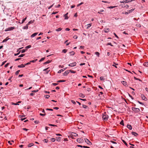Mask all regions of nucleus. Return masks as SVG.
<instances>
[{
    "mask_svg": "<svg viewBox=\"0 0 148 148\" xmlns=\"http://www.w3.org/2000/svg\"><path fill=\"white\" fill-rule=\"evenodd\" d=\"M108 116L107 114H103L102 116V119L104 121H106L108 120Z\"/></svg>",
    "mask_w": 148,
    "mask_h": 148,
    "instance_id": "obj_1",
    "label": "nucleus"
},
{
    "mask_svg": "<svg viewBox=\"0 0 148 148\" xmlns=\"http://www.w3.org/2000/svg\"><path fill=\"white\" fill-rule=\"evenodd\" d=\"M132 110L133 111L137 112H138L140 111L139 109L134 107L132 108Z\"/></svg>",
    "mask_w": 148,
    "mask_h": 148,
    "instance_id": "obj_2",
    "label": "nucleus"
},
{
    "mask_svg": "<svg viewBox=\"0 0 148 148\" xmlns=\"http://www.w3.org/2000/svg\"><path fill=\"white\" fill-rule=\"evenodd\" d=\"M14 29V27H11L6 29L5 31V32H7L8 31L13 30Z\"/></svg>",
    "mask_w": 148,
    "mask_h": 148,
    "instance_id": "obj_3",
    "label": "nucleus"
},
{
    "mask_svg": "<svg viewBox=\"0 0 148 148\" xmlns=\"http://www.w3.org/2000/svg\"><path fill=\"white\" fill-rule=\"evenodd\" d=\"M77 142L79 143H82L84 142V140L82 138H78L77 139Z\"/></svg>",
    "mask_w": 148,
    "mask_h": 148,
    "instance_id": "obj_4",
    "label": "nucleus"
},
{
    "mask_svg": "<svg viewBox=\"0 0 148 148\" xmlns=\"http://www.w3.org/2000/svg\"><path fill=\"white\" fill-rule=\"evenodd\" d=\"M85 142L90 145H91L92 144V143L88 139L86 138L84 139Z\"/></svg>",
    "mask_w": 148,
    "mask_h": 148,
    "instance_id": "obj_5",
    "label": "nucleus"
},
{
    "mask_svg": "<svg viewBox=\"0 0 148 148\" xmlns=\"http://www.w3.org/2000/svg\"><path fill=\"white\" fill-rule=\"evenodd\" d=\"M49 67H48L46 69H44L43 70V71H46L45 72V73L46 74H47L50 71V70H48V69H49Z\"/></svg>",
    "mask_w": 148,
    "mask_h": 148,
    "instance_id": "obj_6",
    "label": "nucleus"
},
{
    "mask_svg": "<svg viewBox=\"0 0 148 148\" xmlns=\"http://www.w3.org/2000/svg\"><path fill=\"white\" fill-rule=\"evenodd\" d=\"M132 1V0H126L125 1H120V3H124L125 2V3H128L130 2H131Z\"/></svg>",
    "mask_w": 148,
    "mask_h": 148,
    "instance_id": "obj_7",
    "label": "nucleus"
},
{
    "mask_svg": "<svg viewBox=\"0 0 148 148\" xmlns=\"http://www.w3.org/2000/svg\"><path fill=\"white\" fill-rule=\"evenodd\" d=\"M76 64V63L75 62H74L72 63H70L69 65V66H75Z\"/></svg>",
    "mask_w": 148,
    "mask_h": 148,
    "instance_id": "obj_8",
    "label": "nucleus"
},
{
    "mask_svg": "<svg viewBox=\"0 0 148 148\" xmlns=\"http://www.w3.org/2000/svg\"><path fill=\"white\" fill-rule=\"evenodd\" d=\"M141 97L143 100H145V101H146V100H147V98L145 97V96H144V95L141 94Z\"/></svg>",
    "mask_w": 148,
    "mask_h": 148,
    "instance_id": "obj_9",
    "label": "nucleus"
},
{
    "mask_svg": "<svg viewBox=\"0 0 148 148\" xmlns=\"http://www.w3.org/2000/svg\"><path fill=\"white\" fill-rule=\"evenodd\" d=\"M69 73V70L66 71L63 73V75L64 76H66Z\"/></svg>",
    "mask_w": 148,
    "mask_h": 148,
    "instance_id": "obj_10",
    "label": "nucleus"
},
{
    "mask_svg": "<svg viewBox=\"0 0 148 148\" xmlns=\"http://www.w3.org/2000/svg\"><path fill=\"white\" fill-rule=\"evenodd\" d=\"M67 68V67H66V68H63V69H61L60 70H59L58 72V73H61L62 72H63V71H64Z\"/></svg>",
    "mask_w": 148,
    "mask_h": 148,
    "instance_id": "obj_11",
    "label": "nucleus"
},
{
    "mask_svg": "<svg viewBox=\"0 0 148 148\" xmlns=\"http://www.w3.org/2000/svg\"><path fill=\"white\" fill-rule=\"evenodd\" d=\"M38 34V33L37 32H36V33H35L34 34H32L31 36V38H33V37H35V36H36Z\"/></svg>",
    "mask_w": 148,
    "mask_h": 148,
    "instance_id": "obj_12",
    "label": "nucleus"
},
{
    "mask_svg": "<svg viewBox=\"0 0 148 148\" xmlns=\"http://www.w3.org/2000/svg\"><path fill=\"white\" fill-rule=\"evenodd\" d=\"M68 14V13H67L66 14H65L64 15V19H67L69 17L67 16V14Z\"/></svg>",
    "mask_w": 148,
    "mask_h": 148,
    "instance_id": "obj_13",
    "label": "nucleus"
},
{
    "mask_svg": "<svg viewBox=\"0 0 148 148\" xmlns=\"http://www.w3.org/2000/svg\"><path fill=\"white\" fill-rule=\"evenodd\" d=\"M25 64H21L20 65H18V68H23L25 67Z\"/></svg>",
    "mask_w": 148,
    "mask_h": 148,
    "instance_id": "obj_14",
    "label": "nucleus"
},
{
    "mask_svg": "<svg viewBox=\"0 0 148 148\" xmlns=\"http://www.w3.org/2000/svg\"><path fill=\"white\" fill-rule=\"evenodd\" d=\"M127 127L130 130H131L132 129V127L130 125H127Z\"/></svg>",
    "mask_w": 148,
    "mask_h": 148,
    "instance_id": "obj_15",
    "label": "nucleus"
},
{
    "mask_svg": "<svg viewBox=\"0 0 148 148\" xmlns=\"http://www.w3.org/2000/svg\"><path fill=\"white\" fill-rule=\"evenodd\" d=\"M132 134L135 136H136L138 135V134L134 132H132Z\"/></svg>",
    "mask_w": 148,
    "mask_h": 148,
    "instance_id": "obj_16",
    "label": "nucleus"
},
{
    "mask_svg": "<svg viewBox=\"0 0 148 148\" xmlns=\"http://www.w3.org/2000/svg\"><path fill=\"white\" fill-rule=\"evenodd\" d=\"M122 83L125 86H126L127 85V83L126 81H122Z\"/></svg>",
    "mask_w": 148,
    "mask_h": 148,
    "instance_id": "obj_17",
    "label": "nucleus"
},
{
    "mask_svg": "<svg viewBox=\"0 0 148 148\" xmlns=\"http://www.w3.org/2000/svg\"><path fill=\"white\" fill-rule=\"evenodd\" d=\"M34 22V20H31L29 21V22L27 24L28 25H29L30 24H32Z\"/></svg>",
    "mask_w": 148,
    "mask_h": 148,
    "instance_id": "obj_18",
    "label": "nucleus"
},
{
    "mask_svg": "<svg viewBox=\"0 0 148 148\" xmlns=\"http://www.w3.org/2000/svg\"><path fill=\"white\" fill-rule=\"evenodd\" d=\"M51 61L50 60H48L47 62H45L43 63V64H49V63H50V62H51Z\"/></svg>",
    "mask_w": 148,
    "mask_h": 148,
    "instance_id": "obj_19",
    "label": "nucleus"
},
{
    "mask_svg": "<svg viewBox=\"0 0 148 148\" xmlns=\"http://www.w3.org/2000/svg\"><path fill=\"white\" fill-rule=\"evenodd\" d=\"M27 17L26 16L25 18H24L22 21V22L21 23L20 22H19V23H23L26 20V19H27Z\"/></svg>",
    "mask_w": 148,
    "mask_h": 148,
    "instance_id": "obj_20",
    "label": "nucleus"
},
{
    "mask_svg": "<svg viewBox=\"0 0 148 148\" xmlns=\"http://www.w3.org/2000/svg\"><path fill=\"white\" fill-rule=\"evenodd\" d=\"M104 31L105 32L107 33L109 32L110 31V29L109 28H107L106 29H105Z\"/></svg>",
    "mask_w": 148,
    "mask_h": 148,
    "instance_id": "obj_21",
    "label": "nucleus"
},
{
    "mask_svg": "<svg viewBox=\"0 0 148 148\" xmlns=\"http://www.w3.org/2000/svg\"><path fill=\"white\" fill-rule=\"evenodd\" d=\"M135 9V8H133L130 10H129L127 11V12H128L129 13H131L132 12H133Z\"/></svg>",
    "mask_w": 148,
    "mask_h": 148,
    "instance_id": "obj_22",
    "label": "nucleus"
},
{
    "mask_svg": "<svg viewBox=\"0 0 148 148\" xmlns=\"http://www.w3.org/2000/svg\"><path fill=\"white\" fill-rule=\"evenodd\" d=\"M69 53H70V56H71L74 55L75 53V52L73 51L70 52Z\"/></svg>",
    "mask_w": 148,
    "mask_h": 148,
    "instance_id": "obj_23",
    "label": "nucleus"
},
{
    "mask_svg": "<svg viewBox=\"0 0 148 148\" xmlns=\"http://www.w3.org/2000/svg\"><path fill=\"white\" fill-rule=\"evenodd\" d=\"M121 140H122V142L124 143L126 146H127V144L126 142L123 140L122 139V138H121Z\"/></svg>",
    "mask_w": 148,
    "mask_h": 148,
    "instance_id": "obj_24",
    "label": "nucleus"
},
{
    "mask_svg": "<svg viewBox=\"0 0 148 148\" xmlns=\"http://www.w3.org/2000/svg\"><path fill=\"white\" fill-rule=\"evenodd\" d=\"M28 25L27 24L25 26H24L23 27V29H27L28 28Z\"/></svg>",
    "mask_w": 148,
    "mask_h": 148,
    "instance_id": "obj_25",
    "label": "nucleus"
},
{
    "mask_svg": "<svg viewBox=\"0 0 148 148\" xmlns=\"http://www.w3.org/2000/svg\"><path fill=\"white\" fill-rule=\"evenodd\" d=\"M62 29L61 28H59L56 29V31L57 32H59L61 31L62 30Z\"/></svg>",
    "mask_w": 148,
    "mask_h": 148,
    "instance_id": "obj_26",
    "label": "nucleus"
},
{
    "mask_svg": "<svg viewBox=\"0 0 148 148\" xmlns=\"http://www.w3.org/2000/svg\"><path fill=\"white\" fill-rule=\"evenodd\" d=\"M143 65L145 66H148V62H145L143 64Z\"/></svg>",
    "mask_w": 148,
    "mask_h": 148,
    "instance_id": "obj_27",
    "label": "nucleus"
},
{
    "mask_svg": "<svg viewBox=\"0 0 148 148\" xmlns=\"http://www.w3.org/2000/svg\"><path fill=\"white\" fill-rule=\"evenodd\" d=\"M72 135L74 136H78V134L76 133H72Z\"/></svg>",
    "mask_w": 148,
    "mask_h": 148,
    "instance_id": "obj_28",
    "label": "nucleus"
},
{
    "mask_svg": "<svg viewBox=\"0 0 148 148\" xmlns=\"http://www.w3.org/2000/svg\"><path fill=\"white\" fill-rule=\"evenodd\" d=\"M87 29H88L91 26V24L90 23L87 25Z\"/></svg>",
    "mask_w": 148,
    "mask_h": 148,
    "instance_id": "obj_29",
    "label": "nucleus"
},
{
    "mask_svg": "<svg viewBox=\"0 0 148 148\" xmlns=\"http://www.w3.org/2000/svg\"><path fill=\"white\" fill-rule=\"evenodd\" d=\"M8 37L6 38L5 39H4L3 41V42H6L8 39H9V38H8Z\"/></svg>",
    "mask_w": 148,
    "mask_h": 148,
    "instance_id": "obj_30",
    "label": "nucleus"
},
{
    "mask_svg": "<svg viewBox=\"0 0 148 148\" xmlns=\"http://www.w3.org/2000/svg\"><path fill=\"white\" fill-rule=\"evenodd\" d=\"M100 80L101 81H104L105 79L104 78V77L103 76H101L100 78Z\"/></svg>",
    "mask_w": 148,
    "mask_h": 148,
    "instance_id": "obj_31",
    "label": "nucleus"
},
{
    "mask_svg": "<svg viewBox=\"0 0 148 148\" xmlns=\"http://www.w3.org/2000/svg\"><path fill=\"white\" fill-rule=\"evenodd\" d=\"M67 49H64L62 50V53H66L67 52Z\"/></svg>",
    "mask_w": 148,
    "mask_h": 148,
    "instance_id": "obj_32",
    "label": "nucleus"
},
{
    "mask_svg": "<svg viewBox=\"0 0 148 148\" xmlns=\"http://www.w3.org/2000/svg\"><path fill=\"white\" fill-rule=\"evenodd\" d=\"M95 54L97 55V56L99 57V56L100 53L99 52H95Z\"/></svg>",
    "mask_w": 148,
    "mask_h": 148,
    "instance_id": "obj_33",
    "label": "nucleus"
},
{
    "mask_svg": "<svg viewBox=\"0 0 148 148\" xmlns=\"http://www.w3.org/2000/svg\"><path fill=\"white\" fill-rule=\"evenodd\" d=\"M116 7V6H109V7H108V8H109V9H111V8H115Z\"/></svg>",
    "mask_w": 148,
    "mask_h": 148,
    "instance_id": "obj_34",
    "label": "nucleus"
},
{
    "mask_svg": "<svg viewBox=\"0 0 148 148\" xmlns=\"http://www.w3.org/2000/svg\"><path fill=\"white\" fill-rule=\"evenodd\" d=\"M66 81L64 80H58L57 81L58 82H65Z\"/></svg>",
    "mask_w": 148,
    "mask_h": 148,
    "instance_id": "obj_35",
    "label": "nucleus"
},
{
    "mask_svg": "<svg viewBox=\"0 0 148 148\" xmlns=\"http://www.w3.org/2000/svg\"><path fill=\"white\" fill-rule=\"evenodd\" d=\"M79 96L82 98H84L85 97L84 95L82 93H80L79 95Z\"/></svg>",
    "mask_w": 148,
    "mask_h": 148,
    "instance_id": "obj_36",
    "label": "nucleus"
},
{
    "mask_svg": "<svg viewBox=\"0 0 148 148\" xmlns=\"http://www.w3.org/2000/svg\"><path fill=\"white\" fill-rule=\"evenodd\" d=\"M120 124L121 125H123V126H124V123L123 120H122L120 122Z\"/></svg>",
    "mask_w": 148,
    "mask_h": 148,
    "instance_id": "obj_37",
    "label": "nucleus"
},
{
    "mask_svg": "<svg viewBox=\"0 0 148 148\" xmlns=\"http://www.w3.org/2000/svg\"><path fill=\"white\" fill-rule=\"evenodd\" d=\"M57 139H56V140L58 141H60V140L61 139V138L60 137H58L57 138Z\"/></svg>",
    "mask_w": 148,
    "mask_h": 148,
    "instance_id": "obj_38",
    "label": "nucleus"
},
{
    "mask_svg": "<svg viewBox=\"0 0 148 148\" xmlns=\"http://www.w3.org/2000/svg\"><path fill=\"white\" fill-rule=\"evenodd\" d=\"M34 145V144L33 143H31L29 145H28V147H31Z\"/></svg>",
    "mask_w": 148,
    "mask_h": 148,
    "instance_id": "obj_39",
    "label": "nucleus"
},
{
    "mask_svg": "<svg viewBox=\"0 0 148 148\" xmlns=\"http://www.w3.org/2000/svg\"><path fill=\"white\" fill-rule=\"evenodd\" d=\"M31 45H29L26 47H25V48H26V49H29L31 47Z\"/></svg>",
    "mask_w": 148,
    "mask_h": 148,
    "instance_id": "obj_40",
    "label": "nucleus"
},
{
    "mask_svg": "<svg viewBox=\"0 0 148 148\" xmlns=\"http://www.w3.org/2000/svg\"><path fill=\"white\" fill-rule=\"evenodd\" d=\"M45 57L42 58L41 59H40L39 60V62H40L44 60H45Z\"/></svg>",
    "mask_w": 148,
    "mask_h": 148,
    "instance_id": "obj_41",
    "label": "nucleus"
},
{
    "mask_svg": "<svg viewBox=\"0 0 148 148\" xmlns=\"http://www.w3.org/2000/svg\"><path fill=\"white\" fill-rule=\"evenodd\" d=\"M69 72H70L71 73H75L76 72V71L72 70H69Z\"/></svg>",
    "mask_w": 148,
    "mask_h": 148,
    "instance_id": "obj_42",
    "label": "nucleus"
},
{
    "mask_svg": "<svg viewBox=\"0 0 148 148\" xmlns=\"http://www.w3.org/2000/svg\"><path fill=\"white\" fill-rule=\"evenodd\" d=\"M27 51V49H23L21 51V53H24Z\"/></svg>",
    "mask_w": 148,
    "mask_h": 148,
    "instance_id": "obj_43",
    "label": "nucleus"
},
{
    "mask_svg": "<svg viewBox=\"0 0 148 148\" xmlns=\"http://www.w3.org/2000/svg\"><path fill=\"white\" fill-rule=\"evenodd\" d=\"M104 11L103 10H101L100 11H98L97 13L99 14H101V12H102ZM102 14V13H101Z\"/></svg>",
    "mask_w": 148,
    "mask_h": 148,
    "instance_id": "obj_44",
    "label": "nucleus"
},
{
    "mask_svg": "<svg viewBox=\"0 0 148 148\" xmlns=\"http://www.w3.org/2000/svg\"><path fill=\"white\" fill-rule=\"evenodd\" d=\"M25 55V54H23L20 55L18 57H22L24 56Z\"/></svg>",
    "mask_w": 148,
    "mask_h": 148,
    "instance_id": "obj_45",
    "label": "nucleus"
},
{
    "mask_svg": "<svg viewBox=\"0 0 148 148\" xmlns=\"http://www.w3.org/2000/svg\"><path fill=\"white\" fill-rule=\"evenodd\" d=\"M11 104L13 105H18L19 104L18 103H16L13 102H11Z\"/></svg>",
    "mask_w": 148,
    "mask_h": 148,
    "instance_id": "obj_46",
    "label": "nucleus"
},
{
    "mask_svg": "<svg viewBox=\"0 0 148 148\" xmlns=\"http://www.w3.org/2000/svg\"><path fill=\"white\" fill-rule=\"evenodd\" d=\"M37 60V59H35V60H32V61H30V62H36Z\"/></svg>",
    "mask_w": 148,
    "mask_h": 148,
    "instance_id": "obj_47",
    "label": "nucleus"
},
{
    "mask_svg": "<svg viewBox=\"0 0 148 148\" xmlns=\"http://www.w3.org/2000/svg\"><path fill=\"white\" fill-rule=\"evenodd\" d=\"M130 145H132V146H130V148H134V147L133 146H134V145H133V144H132L130 143Z\"/></svg>",
    "mask_w": 148,
    "mask_h": 148,
    "instance_id": "obj_48",
    "label": "nucleus"
},
{
    "mask_svg": "<svg viewBox=\"0 0 148 148\" xmlns=\"http://www.w3.org/2000/svg\"><path fill=\"white\" fill-rule=\"evenodd\" d=\"M20 71V70H18V71H17L15 72V74L16 75H18V74Z\"/></svg>",
    "mask_w": 148,
    "mask_h": 148,
    "instance_id": "obj_49",
    "label": "nucleus"
},
{
    "mask_svg": "<svg viewBox=\"0 0 148 148\" xmlns=\"http://www.w3.org/2000/svg\"><path fill=\"white\" fill-rule=\"evenodd\" d=\"M48 125H49V126H53V127H54V126H56V127H57V126L56 125H53V124H49Z\"/></svg>",
    "mask_w": 148,
    "mask_h": 148,
    "instance_id": "obj_50",
    "label": "nucleus"
},
{
    "mask_svg": "<svg viewBox=\"0 0 148 148\" xmlns=\"http://www.w3.org/2000/svg\"><path fill=\"white\" fill-rule=\"evenodd\" d=\"M106 45H110L112 46H113V45H112V44L110 42H108V43Z\"/></svg>",
    "mask_w": 148,
    "mask_h": 148,
    "instance_id": "obj_51",
    "label": "nucleus"
},
{
    "mask_svg": "<svg viewBox=\"0 0 148 148\" xmlns=\"http://www.w3.org/2000/svg\"><path fill=\"white\" fill-rule=\"evenodd\" d=\"M83 108L85 109H86L87 108H88V106L85 105H83Z\"/></svg>",
    "mask_w": 148,
    "mask_h": 148,
    "instance_id": "obj_52",
    "label": "nucleus"
},
{
    "mask_svg": "<svg viewBox=\"0 0 148 148\" xmlns=\"http://www.w3.org/2000/svg\"><path fill=\"white\" fill-rule=\"evenodd\" d=\"M6 62V61L3 62L2 63V64L1 65V66H2Z\"/></svg>",
    "mask_w": 148,
    "mask_h": 148,
    "instance_id": "obj_53",
    "label": "nucleus"
},
{
    "mask_svg": "<svg viewBox=\"0 0 148 148\" xmlns=\"http://www.w3.org/2000/svg\"><path fill=\"white\" fill-rule=\"evenodd\" d=\"M21 51V50L18 53H17L14 54V55L16 56H17V55H18L20 54Z\"/></svg>",
    "mask_w": 148,
    "mask_h": 148,
    "instance_id": "obj_54",
    "label": "nucleus"
},
{
    "mask_svg": "<svg viewBox=\"0 0 148 148\" xmlns=\"http://www.w3.org/2000/svg\"><path fill=\"white\" fill-rule=\"evenodd\" d=\"M51 140L52 142H54L55 141V139L54 138H52L51 139Z\"/></svg>",
    "mask_w": 148,
    "mask_h": 148,
    "instance_id": "obj_55",
    "label": "nucleus"
},
{
    "mask_svg": "<svg viewBox=\"0 0 148 148\" xmlns=\"http://www.w3.org/2000/svg\"><path fill=\"white\" fill-rule=\"evenodd\" d=\"M9 64H10V63H7V64H6L5 65L4 67L5 68L7 67L8 66V65Z\"/></svg>",
    "mask_w": 148,
    "mask_h": 148,
    "instance_id": "obj_56",
    "label": "nucleus"
},
{
    "mask_svg": "<svg viewBox=\"0 0 148 148\" xmlns=\"http://www.w3.org/2000/svg\"><path fill=\"white\" fill-rule=\"evenodd\" d=\"M61 5L60 4H58V5H56L55 7L56 8H58Z\"/></svg>",
    "mask_w": 148,
    "mask_h": 148,
    "instance_id": "obj_57",
    "label": "nucleus"
},
{
    "mask_svg": "<svg viewBox=\"0 0 148 148\" xmlns=\"http://www.w3.org/2000/svg\"><path fill=\"white\" fill-rule=\"evenodd\" d=\"M54 4V3H53L52 5H51L49 7V8H48V9H49L51 8L53 6V5Z\"/></svg>",
    "mask_w": 148,
    "mask_h": 148,
    "instance_id": "obj_58",
    "label": "nucleus"
},
{
    "mask_svg": "<svg viewBox=\"0 0 148 148\" xmlns=\"http://www.w3.org/2000/svg\"><path fill=\"white\" fill-rule=\"evenodd\" d=\"M73 38H74V39H76L77 38V36L76 35H75L74 36H73Z\"/></svg>",
    "mask_w": 148,
    "mask_h": 148,
    "instance_id": "obj_59",
    "label": "nucleus"
},
{
    "mask_svg": "<svg viewBox=\"0 0 148 148\" xmlns=\"http://www.w3.org/2000/svg\"><path fill=\"white\" fill-rule=\"evenodd\" d=\"M40 115L41 116H45L46 115V114L45 113V114H42V113H40Z\"/></svg>",
    "mask_w": 148,
    "mask_h": 148,
    "instance_id": "obj_60",
    "label": "nucleus"
},
{
    "mask_svg": "<svg viewBox=\"0 0 148 148\" xmlns=\"http://www.w3.org/2000/svg\"><path fill=\"white\" fill-rule=\"evenodd\" d=\"M31 64V62H28L26 64H25V66L26 65H28Z\"/></svg>",
    "mask_w": 148,
    "mask_h": 148,
    "instance_id": "obj_61",
    "label": "nucleus"
},
{
    "mask_svg": "<svg viewBox=\"0 0 148 148\" xmlns=\"http://www.w3.org/2000/svg\"><path fill=\"white\" fill-rule=\"evenodd\" d=\"M71 102H72V103H73V104H76V103L73 100H71Z\"/></svg>",
    "mask_w": 148,
    "mask_h": 148,
    "instance_id": "obj_62",
    "label": "nucleus"
},
{
    "mask_svg": "<svg viewBox=\"0 0 148 148\" xmlns=\"http://www.w3.org/2000/svg\"><path fill=\"white\" fill-rule=\"evenodd\" d=\"M91 89L90 88H87V91H88V92L90 91L91 90Z\"/></svg>",
    "mask_w": 148,
    "mask_h": 148,
    "instance_id": "obj_63",
    "label": "nucleus"
},
{
    "mask_svg": "<svg viewBox=\"0 0 148 148\" xmlns=\"http://www.w3.org/2000/svg\"><path fill=\"white\" fill-rule=\"evenodd\" d=\"M58 83H53L52 84V85L54 86H56V85H58Z\"/></svg>",
    "mask_w": 148,
    "mask_h": 148,
    "instance_id": "obj_64",
    "label": "nucleus"
}]
</instances>
